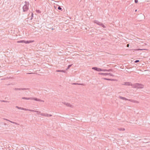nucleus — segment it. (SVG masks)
Returning a JSON list of instances; mask_svg holds the SVG:
<instances>
[{
	"label": "nucleus",
	"mask_w": 150,
	"mask_h": 150,
	"mask_svg": "<svg viewBox=\"0 0 150 150\" xmlns=\"http://www.w3.org/2000/svg\"><path fill=\"white\" fill-rule=\"evenodd\" d=\"M9 121L10 122H11V123H13V124H16V123L14 122H12V121H10V120H9Z\"/></svg>",
	"instance_id": "7c9ffc66"
},
{
	"label": "nucleus",
	"mask_w": 150,
	"mask_h": 150,
	"mask_svg": "<svg viewBox=\"0 0 150 150\" xmlns=\"http://www.w3.org/2000/svg\"><path fill=\"white\" fill-rule=\"evenodd\" d=\"M4 125H6V123H4Z\"/></svg>",
	"instance_id": "f704fd0d"
},
{
	"label": "nucleus",
	"mask_w": 150,
	"mask_h": 150,
	"mask_svg": "<svg viewBox=\"0 0 150 150\" xmlns=\"http://www.w3.org/2000/svg\"><path fill=\"white\" fill-rule=\"evenodd\" d=\"M73 85H84V84L83 83H72Z\"/></svg>",
	"instance_id": "f3484780"
},
{
	"label": "nucleus",
	"mask_w": 150,
	"mask_h": 150,
	"mask_svg": "<svg viewBox=\"0 0 150 150\" xmlns=\"http://www.w3.org/2000/svg\"><path fill=\"white\" fill-rule=\"evenodd\" d=\"M138 50H141L140 49H138Z\"/></svg>",
	"instance_id": "ea45409f"
},
{
	"label": "nucleus",
	"mask_w": 150,
	"mask_h": 150,
	"mask_svg": "<svg viewBox=\"0 0 150 150\" xmlns=\"http://www.w3.org/2000/svg\"><path fill=\"white\" fill-rule=\"evenodd\" d=\"M94 23H96V24L100 25H101V23L99 21H97V20H95L94 21Z\"/></svg>",
	"instance_id": "ddd939ff"
},
{
	"label": "nucleus",
	"mask_w": 150,
	"mask_h": 150,
	"mask_svg": "<svg viewBox=\"0 0 150 150\" xmlns=\"http://www.w3.org/2000/svg\"><path fill=\"white\" fill-rule=\"evenodd\" d=\"M40 114L42 116L48 117V114L47 113H41Z\"/></svg>",
	"instance_id": "dca6fc26"
},
{
	"label": "nucleus",
	"mask_w": 150,
	"mask_h": 150,
	"mask_svg": "<svg viewBox=\"0 0 150 150\" xmlns=\"http://www.w3.org/2000/svg\"><path fill=\"white\" fill-rule=\"evenodd\" d=\"M16 108H17L18 109H21V110H25V111H29V109L25 108H21V107H18V106H16Z\"/></svg>",
	"instance_id": "1a4fd4ad"
},
{
	"label": "nucleus",
	"mask_w": 150,
	"mask_h": 150,
	"mask_svg": "<svg viewBox=\"0 0 150 150\" xmlns=\"http://www.w3.org/2000/svg\"><path fill=\"white\" fill-rule=\"evenodd\" d=\"M33 41H25L24 40H21L20 41H18L17 42V43H22L23 42L26 44L32 42H33Z\"/></svg>",
	"instance_id": "39448f33"
},
{
	"label": "nucleus",
	"mask_w": 150,
	"mask_h": 150,
	"mask_svg": "<svg viewBox=\"0 0 150 150\" xmlns=\"http://www.w3.org/2000/svg\"><path fill=\"white\" fill-rule=\"evenodd\" d=\"M62 103L66 105L67 106L71 108H73V106L70 104L69 103H67L65 102H62Z\"/></svg>",
	"instance_id": "6e6552de"
},
{
	"label": "nucleus",
	"mask_w": 150,
	"mask_h": 150,
	"mask_svg": "<svg viewBox=\"0 0 150 150\" xmlns=\"http://www.w3.org/2000/svg\"><path fill=\"white\" fill-rule=\"evenodd\" d=\"M133 84H132L130 82H126L125 83L124 85L126 86H132V85Z\"/></svg>",
	"instance_id": "9d476101"
},
{
	"label": "nucleus",
	"mask_w": 150,
	"mask_h": 150,
	"mask_svg": "<svg viewBox=\"0 0 150 150\" xmlns=\"http://www.w3.org/2000/svg\"><path fill=\"white\" fill-rule=\"evenodd\" d=\"M119 98H120V99H122L123 100H129V101L131 102H132L136 103H139V102L137 101H136V100H132V99H128L125 97H122L121 96H119Z\"/></svg>",
	"instance_id": "20e7f679"
},
{
	"label": "nucleus",
	"mask_w": 150,
	"mask_h": 150,
	"mask_svg": "<svg viewBox=\"0 0 150 150\" xmlns=\"http://www.w3.org/2000/svg\"><path fill=\"white\" fill-rule=\"evenodd\" d=\"M29 111H31V112H36L37 113V114H39L41 113V112L39 111H37V110H30L29 109Z\"/></svg>",
	"instance_id": "f8f14e48"
},
{
	"label": "nucleus",
	"mask_w": 150,
	"mask_h": 150,
	"mask_svg": "<svg viewBox=\"0 0 150 150\" xmlns=\"http://www.w3.org/2000/svg\"><path fill=\"white\" fill-rule=\"evenodd\" d=\"M33 13H32V14H31V18H30V20H32L33 18Z\"/></svg>",
	"instance_id": "a878e982"
},
{
	"label": "nucleus",
	"mask_w": 150,
	"mask_h": 150,
	"mask_svg": "<svg viewBox=\"0 0 150 150\" xmlns=\"http://www.w3.org/2000/svg\"><path fill=\"white\" fill-rule=\"evenodd\" d=\"M107 70H108L107 69H102V71H107Z\"/></svg>",
	"instance_id": "cd10ccee"
},
{
	"label": "nucleus",
	"mask_w": 150,
	"mask_h": 150,
	"mask_svg": "<svg viewBox=\"0 0 150 150\" xmlns=\"http://www.w3.org/2000/svg\"><path fill=\"white\" fill-rule=\"evenodd\" d=\"M0 101L1 102H5V103H8L9 102V101H7L5 100H0Z\"/></svg>",
	"instance_id": "4be33fe9"
},
{
	"label": "nucleus",
	"mask_w": 150,
	"mask_h": 150,
	"mask_svg": "<svg viewBox=\"0 0 150 150\" xmlns=\"http://www.w3.org/2000/svg\"><path fill=\"white\" fill-rule=\"evenodd\" d=\"M138 0H134V2L135 3H138Z\"/></svg>",
	"instance_id": "c756f323"
},
{
	"label": "nucleus",
	"mask_w": 150,
	"mask_h": 150,
	"mask_svg": "<svg viewBox=\"0 0 150 150\" xmlns=\"http://www.w3.org/2000/svg\"><path fill=\"white\" fill-rule=\"evenodd\" d=\"M118 129L119 131H124L125 130V129L124 128H118Z\"/></svg>",
	"instance_id": "6ab92c4d"
},
{
	"label": "nucleus",
	"mask_w": 150,
	"mask_h": 150,
	"mask_svg": "<svg viewBox=\"0 0 150 150\" xmlns=\"http://www.w3.org/2000/svg\"><path fill=\"white\" fill-rule=\"evenodd\" d=\"M22 99H25V100H34L36 101H38L42 102H44V101L43 100H41L40 99L38 98H27L23 97L22 98Z\"/></svg>",
	"instance_id": "f03ea898"
},
{
	"label": "nucleus",
	"mask_w": 150,
	"mask_h": 150,
	"mask_svg": "<svg viewBox=\"0 0 150 150\" xmlns=\"http://www.w3.org/2000/svg\"><path fill=\"white\" fill-rule=\"evenodd\" d=\"M113 71V69H108L107 71Z\"/></svg>",
	"instance_id": "b1692460"
},
{
	"label": "nucleus",
	"mask_w": 150,
	"mask_h": 150,
	"mask_svg": "<svg viewBox=\"0 0 150 150\" xmlns=\"http://www.w3.org/2000/svg\"><path fill=\"white\" fill-rule=\"evenodd\" d=\"M139 62V60H135L134 61V62L135 63H137V62Z\"/></svg>",
	"instance_id": "c85d7f7f"
},
{
	"label": "nucleus",
	"mask_w": 150,
	"mask_h": 150,
	"mask_svg": "<svg viewBox=\"0 0 150 150\" xmlns=\"http://www.w3.org/2000/svg\"><path fill=\"white\" fill-rule=\"evenodd\" d=\"M36 11L37 12V13H41V11L39 10H36Z\"/></svg>",
	"instance_id": "412c9836"
},
{
	"label": "nucleus",
	"mask_w": 150,
	"mask_h": 150,
	"mask_svg": "<svg viewBox=\"0 0 150 150\" xmlns=\"http://www.w3.org/2000/svg\"><path fill=\"white\" fill-rule=\"evenodd\" d=\"M132 87L138 88H142L144 87V86L141 83H136L132 85Z\"/></svg>",
	"instance_id": "7ed1b4c3"
},
{
	"label": "nucleus",
	"mask_w": 150,
	"mask_h": 150,
	"mask_svg": "<svg viewBox=\"0 0 150 150\" xmlns=\"http://www.w3.org/2000/svg\"><path fill=\"white\" fill-rule=\"evenodd\" d=\"M11 77H6V78H5L3 79H2L3 80H8V79H9L10 78H11Z\"/></svg>",
	"instance_id": "aec40b11"
},
{
	"label": "nucleus",
	"mask_w": 150,
	"mask_h": 150,
	"mask_svg": "<svg viewBox=\"0 0 150 150\" xmlns=\"http://www.w3.org/2000/svg\"><path fill=\"white\" fill-rule=\"evenodd\" d=\"M29 89V88H15L14 90L16 91L17 90H28Z\"/></svg>",
	"instance_id": "423d86ee"
},
{
	"label": "nucleus",
	"mask_w": 150,
	"mask_h": 150,
	"mask_svg": "<svg viewBox=\"0 0 150 150\" xmlns=\"http://www.w3.org/2000/svg\"><path fill=\"white\" fill-rule=\"evenodd\" d=\"M51 29H52V30H54V29L53 28H51Z\"/></svg>",
	"instance_id": "4c0bfd02"
},
{
	"label": "nucleus",
	"mask_w": 150,
	"mask_h": 150,
	"mask_svg": "<svg viewBox=\"0 0 150 150\" xmlns=\"http://www.w3.org/2000/svg\"><path fill=\"white\" fill-rule=\"evenodd\" d=\"M98 74L100 75H108V73H98Z\"/></svg>",
	"instance_id": "2eb2a0df"
},
{
	"label": "nucleus",
	"mask_w": 150,
	"mask_h": 150,
	"mask_svg": "<svg viewBox=\"0 0 150 150\" xmlns=\"http://www.w3.org/2000/svg\"><path fill=\"white\" fill-rule=\"evenodd\" d=\"M108 75H109L111 76H113L114 75L111 73H108Z\"/></svg>",
	"instance_id": "bb28decb"
},
{
	"label": "nucleus",
	"mask_w": 150,
	"mask_h": 150,
	"mask_svg": "<svg viewBox=\"0 0 150 150\" xmlns=\"http://www.w3.org/2000/svg\"><path fill=\"white\" fill-rule=\"evenodd\" d=\"M129 44H127V47H128L129 46Z\"/></svg>",
	"instance_id": "c9c22d12"
},
{
	"label": "nucleus",
	"mask_w": 150,
	"mask_h": 150,
	"mask_svg": "<svg viewBox=\"0 0 150 150\" xmlns=\"http://www.w3.org/2000/svg\"><path fill=\"white\" fill-rule=\"evenodd\" d=\"M25 4L23 7V12L27 11L28 10L29 5V3L28 2L25 1Z\"/></svg>",
	"instance_id": "f257e3e1"
},
{
	"label": "nucleus",
	"mask_w": 150,
	"mask_h": 150,
	"mask_svg": "<svg viewBox=\"0 0 150 150\" xmlns=\"http://www.w3.org/2000/svg\"><path fill=\"white\" fill-rule=\"evenodd\" d=\"M58 9L59 10H61V11L62 10V8L60 6H59L58 7Z\"/></svg>",
	"instance_id": "393cba45"
},
{
	"label": "nucleus",
	"mask_w": 150,
	"mask_h": 150,
	"mask_svg": "<svg viewBox=\"0 0 150 150\" xmlns=\"http://www.w3.org/2000/svg\"><path fill=\"white\" fill-rule=\"evenodd\" d=\"M72 64H69V65L68 66V67H67V68L66 69V70H68V69H69L70 68V67L72 66Z\"/></svg>",
	"instance_id": "a211bd4d"
},
{
	"label": "nucleus",
	"mask_w": 150,
	"mask_h": 150,
	"mask_svg": "<svg viewBox=\"0 0 150 150\" xmlns=\"http://www.w3.org/2000/svg\"><path fill=\"white\" fill-rule=\"evenodd\" d=\"M103 79L107 80H109V81H116V79H108L106 78H103Z\"/></svg>",
	"instance_id": "9b49d317"
},
{
	"label": "nucleus",
	"mask_w": 150,
	"mask_h": 150,
	"mask_svg": "<svg viewBox=\"0 0 150 150\" xmlns=\"http://www.w3.org/2000/svg\"><path fill=\"white\" fill-rule=\"evenodd\" d=\"M137 9H136V10H135V12H137Z\"/></svg>",
	"instance_id": "e433bc0d"
},
{
	"label": "nucleus",
	"mask_w": 150,
	"mask_h": 150,
	"mask_svg": "<svg viewBox=\"0 0 150 150\" xmlns=\"http://www.w3.org/2000/svg\"><path fill=\"white\" fill-rule=\"evenodd\" d=\"M92 69L98 71H102V69L98 68L97 67H93L92 68Z\"/></svg>",
	"instance_id": "0eeeda50"
},
{
	"label": "nucleus",
	"mask_w": 150,
	"mask_h": 150,
	"mask_svg": "<svg viewBox=\"0 0 150 150\" xmlns=\"http://www.w3.org/2000/svg\"><path fill=\"white\" fill-rule=\"evenodd\" d=\"M100 26H101L104 28H106V26L105 25H104L102 23H101Z\"/></svg>",
	"instance_id": "5701e85b"
},
{
	"label": "nucleus",
	"mask_w": 150,
	"mask_h": 150,
	"mask_svg": "<svg viewBox=\"0 0 150 150\" xmlns=\"http://www.w3.org/2000/svg\"><path fill=\"white\" fill-rule=\"evenodd\" d=\"M4 120H7V121H9V120H8L7 119H5V118H3V119Z\"/></svg>",
	"instance_id": "473e14b6"
},
{
	"label": "nucleus",
	"mask_w": 150,
	"mask_h": 150,
	"mask_svg": "<svg viewBox=\"0 0 150 150\" xmlns=\"http://www.w3.org/2000/svg\"><path fill=\"white\" fill-rule=\"evenodd\" d=\"M56 72H64L65 73L66 72V70H57L56 71Z\"/></svg>",
	"instance_id": "4468645a"
},
{
	"label": "nucleus",
	"mask_w": 150,
	"mask_h": 150,
	"mask_svg": "<svg viewBox=\"0 0 150 150\" xmlns=\"http://www.w3.org/2000/svg\"><path fill=\"white\" fill-rule=\"evenodd\" d=\"M4 120H7V121H9V120H8L7 119H5V118H3V119Z\"/></svg>",
	"instance_id": "72a5a7b5"
},
{
	"label": "nucleus",
	"mask_w": 150,
	"mask_h": 150,
	"mask_svg": "<svg viewBox=\"0 0 150 150\" xmlns=\"http://www.w3.org/2000/svg\"><path fill=\"white\" fill-rule=\"evenodd\" d=\"M52 116V115L51 114H48V117H51Z\"/></svg>",
	"instance_id": "2f4dec72"
},
{
	"label": "nucleus",
	"mask_w": 150,
	"mask_h": 150,
	"mask_svg": "<svg viewBox=\"0 0 150 150\" xmlns=\"http://www.w3.org/2000/svg\"><path fill=\"white\" fill-rule=\"evenodd\" d=\"M28 74H32V73H28Z\"/></svg>",
	"instance_id": "58836bf2"
}]
</instances>
